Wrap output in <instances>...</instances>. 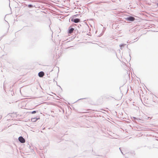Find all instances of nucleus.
<instances>
[{
    "instance_id": "f257e3e1",
    "label": "nucleus",
    "mask_w": 158,
    "mask_h": 158,
    "mask_svg": "<svg viewBox=\"0 0 158 158\" xmlns=\"http://www.w3.org/2000/svg\"><path fill=\"white\" fill-rule=\"evenodd\" d=\"M19 140L22 143H24L25 142V139L22 136L19 137Z\"/></svg>"
},
{
    "instance_id": "f03ea898",
    "label": "nucleus",
    "mask_w": 158,
    "mask_h": 158,
    "mask_svg": "<svg viewBox=\"0 0 158 158\" xmlns=\"http://www.w3.org/2000/svg\"><path fill=\"white\" fill-rule=\"evenodd\" d=\"M40 119V118H39V117L38 118H32L31 119V121L32 122L34 123V122H36L38 120Z\"/></svg>"
},
{
    "instance_id": "7ed1b4c3",
    "label": "nucleus",
    "mask_w": 158,
    "mask_h": 158,
    "mask_svg": "<svg viewBox=\"0 0 158 158\" xmlns=\"http://www.w3.org/2000/svg\"><path fill=\"white\" fill-rule=\"evenodd\" d=\"M127 20H128L130 21H133L135 20V18L132 17H128L127 19Z\"/></svg>"
},
{
    "instance_id": "20e7f679",
    "label": "nucleus",
    "mask_w": 158,
    "mask_h": 158,
    "mask_svg": "<svg viewBox=\"0 0 158 158\" xmlns=\"http://www.w3.org/2000/svg\"><path fill=\"white\" fill-rule=\"evenodd\" d=\"M44 73L43 72H40L38 73V75L40 77H42L44 75Z\"/></svg>"
},
{
    "instance_id": "39448f33",
    "label": "nucleus",
    "mask_w": 158,
    "mask_h": 158,
    "mask_svg": "<svg viewBox=\"0 0 158 158\" xmlns=\"http://www.w3.org/2000/svg\"><path fill=\"white\" fill-rule=\"evenodd\" d=\"M72 21L75 23H78L80 21V20L78 19H72Z\"/></svg>"
},
{
    "instance_id": "423d86ee",
    "label": "nucleus",
    "mask_w": 158,
    "mask_h": 158,
    "mask_svg": "<svg viewBox=\"0 0 158 158\" xmlns=\"http://www.w3.org/2000/svg\"><path fill=\"white\" fill-rule=\"evenodd\" d=\"M74 30V29L73 28H71L69 29V33L70 34H71L72 33L73 31Z\"/></svg>"
},
{
    "instance_id": "0eeeda50",
    "label": "nucleus",
    "mask_w": 158,
    "mask_h": 158,
    "mask_svg": "<svg viewBox=\"0 0 158 158\" xmlns=\"http://www.w3.org/2000/svg\"><path fill=\"white\" fill-rule=\"evenodd\" d=\"M36 113V111H32V112H31V113L32 114H35V113Z\"/></svg>"
},
{
    "instance_id": "6e6552de",
    "label": "nucleus",
    "mask_w": 158,
    "mask_h": 158,
    "mask_svg": "<svg viewBox=\"0 0 158 158\" xmlns=\"http://www.w3.org/2000/svg\"><path fill=\"white\" fill-rule=\"evenodd\" d=\"M28 6H29V7H31V6H31V5H29Z\"/></svg>"
}]
</instances>
